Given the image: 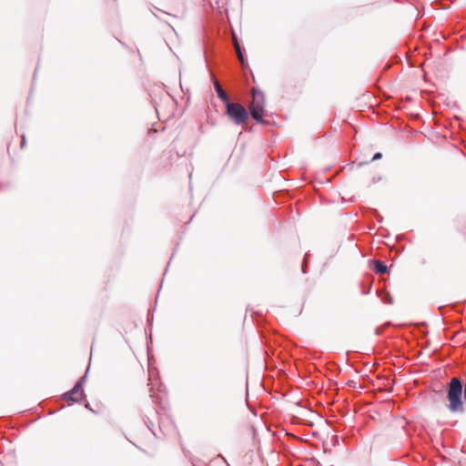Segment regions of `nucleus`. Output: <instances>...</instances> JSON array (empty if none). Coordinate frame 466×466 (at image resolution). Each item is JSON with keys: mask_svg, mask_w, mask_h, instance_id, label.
<instances>
[{"mask_svg": "<svg viewBox=\"0 0 466 466\" xmlns=\"http://www.w3.org/2000/svg\"><path fill=\"white\" fill-rule=\"evenodd\" d=\"M214 87L218 96L225 104V106L228 105V103L231 102L228 98V96L227 95V93L224 91L221 85L218 81H215Z\"/></svg>", "mask_w": 466, "mask_h": 466, "instance_id": "obj_4", "label": "nucleus"}, {"mask_svg": "<svg viewBox=\"0 0 466 466\" xmlns=\"http://www.w3.org/2000/svg\"><path fill=\"white\" fill-rule=\"evenodd\" d=\"M373 270L378 274H384L387 272V266L380 260H374Z\"/></svg>", "mask_w": 466, "mask_h": 466, "instance_id": "obj_5", "label": "nucleus"}, {"mask_svg": "<svg viewBox=\"0 0 466 466\" xmlns=\"http://www.w3.org/2000/svg\"><path fill=\"white\" fill-rule=\"evenodd\" d=\"M238 60H239L240 64L244 66H245V64H246V60H245V58H244V56H243V55H240V56H238Z\"/></svg>", "mask_w": 466, "mask_h": 466, "instance_id": "obj_7", "label": "nucleus"}, {"mask_svg": "<svg viewBox=\"0 0 466 466\" xmlns=\"http://www.w3.org/2000/svg\"><path fill=\"white\" fill-rule=\"evenodd\" d=\"M252 101L249 104V112L251 116L258 123L265 124V120L263 118L265 113V96L264 94L257 89L253 88L251 91Z\"/></svg>", "mask_w": 466, "mask_h": 466, "instance_id": "obj_1", "label": "nucleus"}, {"mask_svg": "<svg viewBox=\"0 0 466 466\" xmlns=\"http://www.w3.org/2000/svg\"><path fill=\"white\" fill-rule=\"evenodd\" d=\"M226 114L236 125L246 124L249 116L248 110L243 106L233 102L226 105Z\"/></svg>", "mask_w": 466, "mask_h": 466, "instance_id": "obj_2", "label": "nucleus"}, {"mask_svg": "<svg viewBox=\"0 0 466 466\" xmlns=\"http://www.w3.org/2000/svg\"><path fill=\"white\" fill-rule=\"evenodd\" d=\"M25 143V137L23 136L22 141H21V147H24Z\"/></svg>", "mask_w": 466, "mask_h": 466, "instance_id": "obj_10", "label": "nucleus"}, {"mask_svg": "<svg viewBox=\"0 0 466 466\" xmlns=\"http://www.w3.org/2000/svg\"><path fill=\"white\" fill-rule=\"evenodd\" d=\"M234 46H235L236 53L241 51L240 45L238 42L236 37H234Z\"/></svg>", "mask_w": 466, "mask_h": 466, "instance_id": "obj_6", "label": "nucleus"}, {"mask_svg": "<svg viewBox=\"0 0 466 466\" xmlns=\"http://www.w3.org/2000/svg\"><path fill=\"white\" fill-rule=\"evenodd\" d=\"M382 157L381 153H376L373 157H372V161H375V160H378V159H380Z\"/></svg>", "mask_w": 466, "mask_h": 466, "instance_id": "obj_8", "label": "nucleus"}, {"mask_svg": "<svg viewBox=\"0 0 466 466\" xmlns=\"http://www.w3.org/2000/svg\"><path fill=\"white\" fill-rule=\"evenodd\" d=\"M86 374L84 376H82L77 380V382L76 383L74 388L70 391L66 392L63 395L64 400L72 401V402H78L85 396L84 390H83V385L86 380Z\"/></svg>", "mask_w": 466, "mask_h": 466, "instance_id": "obj_3", "label": "nucleus"}, {"mask_svg": "<svg viewBox=\"0 0 466 466\" xmlns=\"http://www.w3.org/2000/svg\"><path fill=\"white\" fill-rule=\"evenodd\" d=\"M240 55H243V54H242V51L237 52V56H240Z\"/></svg>", "mask_w": 466, "mask_h": 466, "instance_id": "obj_11", "label": "nucleus"}, {"mask_svg": "<svg viewBox=\"0 0 466 466\" xmlns=\"http://www.w3.org/2000/svg\"><path fill=\"white\" fill-rule=\"evenodd\" d=\"M308 254L305 255L303 265H302V272L305 273L306 262H307Z\"/></svg>", "mask_w": 466, "mask_h": 466, "instance_id": "obj_9", "label": "nucleus"}]
</instances>
